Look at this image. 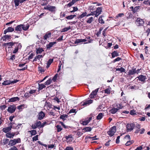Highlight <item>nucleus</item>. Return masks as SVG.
Masks as SVG:
<instances>
[{
    "instance_id": "nucleus-16",
    "label": "nucleus",
    "mask_w": 150,
    "mask_h": 150,
    "mask_svg": "<svg viewBox=\"0 0 150 150\" xmlns=\"http://www.w3.org/2000/svg\"><path fill=\"white\" fill-rule=\"evenodd\" d=\"M21 25L22 27V29H23V30L24 31H26L27 30L30 26L29 25L28 23L26 25L24 24Z\"/></svg>"
},
{
    "instance_id": "nucleus-30",
    "label": "nucleus",
    "mask_w": 150,
    "mask_h": 150,
    "mask_svg": "<svg viewBox=\"0 0 150 150\" xmlns=\"http://www.w3.org/2000/svg\"><path fill=\"white\" fill-rule=\"evenodd\" d=\"M51 35V33L50 32L46 33L44 36L43 39L45 40H47V38H49L50 37Z\"/></svg>"
},
{
    "instance_id": "nucleus-55",
    "label": "nucleus",
    "mask_w": 150,
    "mask_h": 150,
    "mask_svg": "<svg viewBox=\"0 0 150 150\" xmlns=\"http://www.w3.org/2000/svg\"><path fill=\"white\" fill-rule=\"evenodd\" d=\"M103 29V28L102 27H101L100 28V29H99V30L98 32L96 34L97 35L98 37L100 35L101 33V31Z\"/></svg>"
},
{
    "instance_id": "nucleus-46",
    "label": "nucleus",
    "mask_w": 150,
    "mask_h": 150,
    "mask_svg": "<svg viewBox=\"0 0 150 150\" xmlns=\"http://www.w3.org/2000/svg\"><path fill=\"white\" fill-rule=\"evenodd\" d=\"M59 123L61 125L62 127L65 129H68L69 126H68L65 125L64 123L62 122H59Z\"/></svg>"
},
{
    "instance_id": "nucleus-36",
    "label": "nucleus",
    "mask_w": 150,
    "mask_h": 150,
    "mask_svg": "<svg viewBox=\"0 0 150 150\" xmlns=\"http://www.w3.org/2000/svg\"><path fill=\"white\" fill-rule=\"evenodd\" d=\"M76 16V15H71L67 16L66 18L68 20H71L72 19Z\"/></svg>"
},
{
    "instance_id": "nucleus-39",
    "label": "nucleus",
    "mask_w": 150,
    "mask_h": 150,
    "mask_svg": "<svg viewBox=\"0 0 150 150\" xmlns=\"http://www.w3.org/2000/svg\"><path fill=\"white\" fill-rule=\"evenodd\" d=\"M9 142V140L8 139H4L3 140V144L4 145L8 144Z\"/></svg>"
},
{
    "instance_id": "nucleus-27",
    "label": "nucleus",
    "mask_w": 150,
    "mask_h": 150,
    "mask_svg": "<svg viewBox=\"0 0 150 150\" xmlns=\"http://www.w3.org/2000/svg\"><path fill=\"white\" fill-rule=\"evenodd\" d=\"M112 57V58H114L115 57L118 56L119 55L118 53L116 51H114L111 54Z\"/></svg>"
},
{
    "instance_id": "nucleus-62",
    "label": "nucleus",
    "mask_w": 150,
    "mask_h": 150,
    "mask_svg": "<svg viewBox=\"0 0 150 150\" xmlns=\"http://www.w3.org/2000/svg\"><path fill=\"white\" fill-rule=\"evenodd\" d=\"M64 150H73V149L71 147L67 146Z\"/></svg>"
},
{
    "instance_id": "nucleus-17",
    "label": "nucleus",
    "mask_w": 150,
    "mask_h": 150,
    "mask_svg": "<svg viewBox=\"0 0 150 150\" xmlns=\"http://www.w3.org/2000/svg\"><path fill=\"white\" fill-rule=\"evenodd\" d=\"M139 81L144 82L145 81V79H146V76L142 75H140L137 77Z\"/></svg>"
},
{
    "instance_id": "nucleus-10",
    "label": "nucleus",
    "mask_w": 150,
    "mask_h": 150,
    "mask_svg": "<svg viewBox=\"0 0 150 150\" xmlns=\"http://www.w3.org/2000/svg\"><path fill=\"white\" fill-rule=\"evenodd\" d=\"M12 128V127L11 126H10L3 128L2 130L4 132L7 133L9 132L11 130Z\"/></svg>"
},
{
    "instance_id": "nucleus-42",
    "label": "nucleus",
    "mask_w": 150,
    "mask_h": 150,
    "mask_svg": "<svg viewBox=\"0 0 150 150\" xmlns=\"http://www.w3.org/2000/svg\"><path fill=\"white\" fill-rule=\"evenodd\" d=\"M139 6H136L134 8V9H132V10L133 11L134 13L137 12L138 11Z\"/></svg>"
},
{
    "instance_id": "nucleus-32",
    "label": "nucleus",
    "mask_w": 150,
    "mask_h": 150,
    "mask_svg": "<svg viewBox=\"0 0 150 150\" xmlns=\"http://www.w3.org/2000/svg\"><path fill=\"white\" fill-rule=\"evenodd\" d=\"M87 13L86 12H85L81 14V15L78 16V19H81L82 18L84 17L85 16H87Z\"/></svg>"
},
{
    "instance_id": "nucleus-48",
    "label": "nucleus",
    "mask_w": 150,
    "mask_h": 150,
    "mask_svg": "<svg viewBox=\"0 0 150 150\" xmlns=\"http://www.w3.org/2000/svg\"><path fill=\"white\" fill-rule=\"evenodd\" d=\"M36 123L39 128H41V122L40 121H37Z\"/></svg>"
},
{
    "instance_id": "nucleus-5",
    "label": "nucleus",
    "mask_w": 150,
    "mask_h": 150,
    "mask_svg": "<svg viewBox=\"0 0 150 150\" xmlns=\"http://www.w3.org/2000/svg\"><path fill=\"white\" fill-rule=\"evenodd\" d=\"M116 127L114 126L111 128L110 130L107 133L110 136H112L116 132Z\"/></svg>"
},
{
    "instance_id": "nucleus-64",
    "label": "nucleus",
    "mask_w": 150,
    "mask_h": 150,
    "mask_svg": "<svg viewBox=\"0 0 150 150\" xmlns=\"http://www.w3.org/2000/svg\"><path fill=\"white\" fill-rule=\"evenodd\" d=\"M9 150H18L16 147L15 146L11 147Z\"/></svg>"
},
{
    "instance_id": "nucleus-11",
    "label": "nucleus",
    "mask_w": 150,
    "mask_h": 150,
    "mask_svg": "<svg viewBox=\"0 0 150 150\" xmlns=\"http://www.w3.org/2000/svg\"><path fill=\"white\" fill-rule=\"evenodd\" d=\"M20 99V98L18 97H13L9 99L8 102L9 103L15 102L17 101H18Z\"/></svg>"
},
{
    "instance_id": "nucleus-23",
    "label": "nucleus",
    "mask_w": 150,
    "mask_h": 150,
    "mask_svg": "<svg viewBox=\"0 0 150 150\" xmlns=\"http://www.w3.org/2000/svg\"><path fill=\"white\" fill-rule=\"evenodd\" d=\"M71 27L70 26H69L68 27H65L64 28L62 29L61 30V32L63 33V32H67L69 30L71 29Z\"/></svg>"
},
{
    "instance_id": "nucleus-51",
    "label": "nucleus",
    "mask_w": 150,
    "mask_h": 150,
    "mask_svg": "<svg viewBox=\"0 0 150 150\" xmlns=\"http://www.w3.org/2000/svg\"><path fill=\"white\" fill-rule=\"evenodd\" d=\"M6 107V106L5 105H1L0 106V109H1V110L3 111V110H4Z\"/></svg>"
},
{
    "instance_id": "nucleus-61",
    "label": "nucleus",
    "mask_w": 150,
    "mask_h": 150,
    "mask_svg": "<svg viewBox=\"0 0 150 150\" xmlns=\"http://www.w3.org/2000/svg\"><path fill=\"white\" fill-rule=\"evenodd\" d=\"M98 21L99 23H103V20L102 16H100L98 18Z\"/></svg>"
},
{
    "instance_id": "nucleus-12",
    "label": "nucleus",
    "mask_w": 150,
    "mask_h": 150,
    "mask_svg": "<svg viewBox=\"0 0 150 150\" xmlns=\"http://www.w3.org/2000/svg\"><path fill=\"white\" fill-rule=\"evenodd\" d=\"M45 115V113L42 111H41L38 114V119L39 120H41L43 119Z\"/></svg>"
},
{
    "instance_id": "nucleus-24",
    "label": "nucleus",
    "mask_w": 150,
    "mask_h": 150,
    "mask_svg": "<svg viewBox=\"0 0 150 150\" xmlns=\"http://www.w3.org/2000/svg\"><path fill=\"white\" fill-rule=\"evenodd\" d=\"M68 116L66 114H63L61 115L59 117L61 119H62L63 121L66 120V118H67Z\"/></svg>"
},
{
    "instance_id": "nucleus-4",
    "label": "nucleus",
    "mask_w": 150,
    "mask_h": 150,
    "mask_svg": "<svg viewBox=\"0 0 150 150\" xmlns=\"http://www.w3.org/2000/svg\"><path fill=\"white\" fill-rule=\"evenodd\" d=\"M144 23V20L140 18H137L135 22L136 24L138 26H143Z\"/></svg>"
},
{
    "instance_id": "nucleus-34",
    "label": "nucleus",
    "mask_w": 150,
    "mask_h": 150,
    "mask_svg": "<svg viewBox=\"0 0 150 150\" xmlns=\"http://www.w3.org/2000/svg\"><path fill=\"white\" fill-rule=\"evenodd\" d=\"M29 132H30L31 134V136L35 135L37 133V131L35 130H33L31 131H29Z\"/></svg>"
},
{
    "instance_id": "nucleus-18",
    "label": "nucleus",
    "mask_w": 150,
    "mask_h": 150,
    "mask_svg": "<svg viewBox=\"0 0 150 150\" xmlns=\"http://www.w3.org/2000/svg\"><path fill=\"white\" fill-rule=\"evenodd\" d=\"M2 38L3 40L6 41L7 40H8L11 39V36L10 35H5L3 36Z\"/></svg>"
},
{
    "instance_id": "nucleus-33",
    "label": "nucleus",
    "mask_w": 150,
    "mask_h": 150,
    "mask_svg": "<svg viewBox=\"0 0 150 150\" xmlns=\"http://www.w3.org/2000/svg\"><path fill=\"white\" fill-rule=\"evenodd\" d=\"M116 71H120L121 72H125L126 70L122 67L116 69Z\"/></svg>"
},
{
    "instance_id": "nucleus-35",
    "label": "nucleus",
    "mask_w": 150,
    "mask_h": 150,
    "mask_svg": "<svg viewBox=\"0 0 150 150\" xmlns=\"http://www.w3.org/2000/svg\"><path fill=\"white\" fill-rule=\"evenodd\" d=\"M118 110L119 109L117 108H113L111 110L110 112L112 114H115L116 113Z\"/></svg>"
},
{
    "instance_id": "nucleus-47",
    "label": "nucleus",
    "mask_w": 150,
    "mask_h": 150,
    "mask_svg": "<svg viewBox=\"0 0 150 150\" xmlns=\"http://www.w3.org/2000/svg\"><path fill=\"white\" fill-rule=\"evenodd\" d=\"M31 127L33 129H36L37 127H38L36 122L34 124H32L31 126Z\"/></svg>"
},
{
    "instance_id": "nucleus-63",
    "label": "nucleus",
    "mask_w": 150,
    "mask_h": 150,
    "mask_svg": "<svg viewBox=\"0 0 150 150\" xmlns=\"http://www.w3.org/2000/svg\"><path fill=\"white\" fill-rule=\"evenodd\" d=\"M143 145H142V146L137 147V148L134 150H141L143 148Z\"/></svg>"
},
{
    "instance_id": "nucleus-28",
    "label": "nucleus",
    "mask_w": 150,
    "mask_h": 150,
    "mask_svg": "<svg viewBox=\"0 0 150 150\" xmlns=\"http://www.w3.org/2000/svg\"><path fill=\"white\" fill-rule=\"evenodd\" d=\"M15 30L16 31L21 32L22 30V27L21 25H17L15 28Z\"/></svg>"
},
{
    "instance_id": "nucleus-7",
    "label": "nucleus",
    "mask_w": 150,
    "mask_h": 150,
    "mask_svg": "<svg viewBox=\"0 0 150 150\" xmlns=\"http://www.w3.org/2000/svg\"><path fill=\"white\" fill-rule=\"evenodd\" d=\"M16 43V42H10L8 43H4L3 45L6 47H7L8 48H11L13 45L15 44Z\"/></svg>"
},
{
    "instance_id": "nucleus-6",
    "label": "nucleus",
    "mask_w": 150,
    "mask_h": 150,
    "mask_svg": "<svg viewBox=\"0 0 150 150\" xmlns=\"http://www.w3.org/2000/svg\"><path fill=\"white\" fill-rule=\"evenodd\" d=\"M16 45L15 46V48L13 52V53L14 54L17 53L18 52V50L21 49L22 47L21 43H18V42H16Z\"/></svg>"
},
{
    "instance_id": "nucleus-54",
    "label": "nucleus",
    "mask_w": 150,
    "mask_h": 150,
    "mask_svg": "<svg viewBox=\"0 0 150 150\" xmlns=\"http://www.w3.org/2000/svg\"><path fill=\"white\" fill-rule=\"evenodd\" d=\"M128 16L127 17V19L128 20L129 19L132 18V15L131 13H128Z\"/></svg>"
},
{
    "instance_id": "nucleus-19",
    "label": "nucleus",
    "mask_w": 150,
    "mask_h": 150,
    "mask_svg": "<svg viewBox=\"0 0 150 150\" xmlns=\"http://www.w3.org/2000/svg\"><path fill=\"white\" fill-rule=\"evenodd\" d=\"M111 88L109 86L108 88H106L105 90H104V92L105 93L108 94H109L111 92Z\"/></svg>"
},
{
    "instance_id": "nucleus-14",
    "label": "nucleus",
    "mask_w": 150,
    "mask_h": 150,
    "mask_svg": "<svg viewBox=\"0 0 150 150\" xmlns=\"http://www.w3.org/2000/svg\"><path fill=\"white\" fill-rule=\"evenodd\" d=\"M15 134L14 132H8L6 134V137L7 138H13V137L15 136Z\"/></svg>"
},
{
    "instance_id": "nucleus-3",
    "label": "nucleus",
    "mask_w": 150,
    "mask_h": 150,
    "mask_svg": "<svg viewBox=\"0 0 150 150\" xmlns=\"http://www.w3.org/2000/svg\"><path fill=\"white\" fill-rule=\"evenodd\" d=\"M16 109V105L14 104L10 105L7 110L8 112L10 113L14 112Z\"/></svg>"
},
{
    "instance_id": "nucleus-13",
    "label": "nucleus",
    "mask_w": 150,
    "mask_h": 150,
    "mask_svg": "<svg viewBox=\"0 0 150 150\" xmlns=\"http://www.w3.org/2000/svg\"><path fill=\"white\" fill-rule=\"evenodd\" d=\"M102 9V8L98 7L97 8L96 11H94L95 12V17H97L100 13Z\"/></svg>"
},
{
    "instance_id": "nucleus-40",
    "label": "nucleus",
    "mask_w": 150,
    "mask_h": 150,
    "mask_svg": "<svg viewBox=\"0 0 150 150\" xmlns=\"http://www.w3.org/2000/svg\"><path fill=\"white\" fill-rule=\"evenodd\" d=\"M103 115L102 113H100L98 114V115L97 116L96 118L97 120H100L103 117Z\"/></svg>"
},
{
    "instance_id": "nucleus-52",
    "label": "nucleus",
    "mask_w": 150,
    "mask_h": 150,
    "mask_svg": "<svg viewBox=\"0 0 150 150\" xmlns=\"http://www.w3.org/2000/svg\"><path fill=\"white\" fill-rule=\"evenodd\" d=\"M38 135H37L33 138V141H36L38 140Z\"/></svg>"
},
{
    "instance_id": "nucleus-58",
    "label": "nucleus",
    "mask_w": 150,
    "mask_h": 150,
    "mask_svg": "<svg viewBox=\"0 0 150 150\" xmlns=\"http://www.w3.org/2000/svg\"><path fill=\"white\" fill-rule=\"evenodd\" d=\"M95 12L93 11V12H91V13H90L88 14L86 16H93L94 15H95Z\"/></svg>"
},
{
    "instance_id": "nucleus-38",
    "label": "nucleus",
    "mask_w": 150,
    "mask_h": 150,
    "mask_svg": "<svg viewBox=\"0 0 150 150\" xmlns=\"http://www.w3.org/2000/svg\"><path fill=\"white\" fill-rule=\"evenodd\" d=\"M56 127L57 129V132H60L62 130V128L61 126L59 125H57L56 126Z\"/></svg>"
},
{
    "instance_id": "nucleus-41",
    "label": "nucleus",
    "mask_w": 150,
    "mask_h": 150,
    "mask_svg": "<svg viewBox=\"0 0 150 150\" xmlns=\"http://www.w3.org/2000/svg\"><path fill=\"white\" fill-rule=\"evenodd\" d=\"M52 82V80L51 78H49L48 80H47L45 83V85H49L51 84Z\"/></svg>"
},
{
    "instance_id": "nucleus-15",
    "label": "nucleus",
    "mask_w": 150,
    "mask_h": 150,
    "mask_svg": "<svg viewBox=\"0 0 150 150\" xmlns=\"http://www.w3.org/2000/svg\"><path fill=\"white\" fill-rule=\"evenodd\" d=\"M14 31V29L11 27H8V28L5 30L4 31V33L6 34L7 32H12Z\"/></svg>"
},
{
    "instance_id": "nucleus-9",
    "label": "nucleus",
    "mask_w": 150,
    "mask_h": 150,
    "mask_svg": "<svg viewBox=\"0 0 150 150\" xmlns=\"http://www.w3.org/2000/svg\"><path fill=\"white\" fill-rule=\"evenodd\" d=\"M99 88H97L94 91H93L90 94L89 97L91 98H93L96 96L97 92H98Z\"/></svg>"
},
{
    "instance_id": "nucleus-2",
    "label": "nucleus",
    "mask_w": 150,
    "mask_h": 150,
    "mask_svg": "<svg viewBox=\"0 0 150 150\" xmlns=\"http://www.w3.org/2000/svg\"><path fill=\"white\" fill-rule=\"evenodd\" d=\"M55 9L56 7L55 6L49 5H47L46 6H44L43 8V9L48 10L49 11L52 13H54L55 11Z\"/></svg>"
},
{
    "instance_id": "nucleus-29",
    "label": "nucleus",
    "mask_w": 150,
    "mask_h": 150,
    "mask_svg": "<svg viewBox=\"0 0 150 150\" xmlns=\"http://www.w3.org/2000/svg\"><path fill=\"white\" fill-rule=\"evenodd\" d=\"M53 61V59H50L48 61L47 63V66L46 67V68H48L50 67V65L52 63Z\"/></svg>"
},
{
    "instance_id": "nucleus-31",
    "label": "nucleus",
    "mask_w": 150,
    "mask_h": 150,
    "mask_svg": "<svg viewBox=\"0 0 150 150\" xmlns=\"http://www.w3.org/2000/svg\"><path fill=\"white\" fill-rule=\"evenodd\" d=\"M44 51V50L42 48H38V49H37L36 53L37 54H41Z\"/></svg>"
},
{
    "instance_id": "nucleus-53",
    "label": "nucleus",
    "mask_w": 150,
    "mask_h": 150,
    "mask_svg": "<svg viewBox=\"0 0 150 150\" xmlns=\"http://www.w3.org/2000/svg\"><path fill=\"white\" fill-rule=\"evenodd\" d=\"M121 59H122L121 58L118 57L117 58L114 59L113 61V63H115L116 62L119 61Z\"/></svg>"
},
{
    "instance_id": "nucleus-56",
    "label": "nucleus",
    "mask_w": 150,
    "mask_h": 150,
    "mask_svg": "<svg viewBox=\"0 0 150 150\" xmlns=\"http://www.w3.org/2000/svg\"><path fill=\"white\" fill-rule=\"evenodd\" d=\"M76 109H72L70 110L68 114L71 113H76Z\"/></svg>"
},
{
    "instance_id": "nucleus-50",
    "label": "nucleus",
    "mask_w": 150,
    "mask_h": 150,
    "mask_svg": "<svg viewBox=\"0 0 150 150\" xmlns=\"http://www.w3.org/2000/svg\"><path fill=\"white\" fill-rule=\"evenodd\" d=\"M58 77V74H56L52 78V80L54 82H55L56 81V80L57 79Z\"/></svg>"
},
{
    "instance_id": "nucleus-60",
    "label": "nucleus",
    "mask_w": 150,
    "mask_h": 150,
    "mask_svg": "<svg viewBox=\"0 0 150 150\" xmlns=\"http://www.w3.org/2000/svg\"><path fill=\"white\" fill-rule=\"evenodd\" d=\"M124 14L123 13H119L117 15L115 16V18L116 19L118 17H121Z\"/></svg>"
},
{
    "instance_id": "nucleus-37",
    "label": "nucleus",
    "mask_w": 150,
    "mask_h": 150,
    "mask_svg": "<svg viewBox=\"0 0 150 150\" xmlns=\"http://www.w3.org/2000/svg\"><path fill=\"white\" fill-rule=\"evenodd\" d=\"M92 129V128L91 127H86L84 128L83 130H84L85 132H90Z\"/></svg>"
},
{
    "instance_id": "nucleus-20",
    "label": "nucleus",
    "mask_w": 150,
    "mask_h": 150,
    "mask_svg": "<svg viewBox=\"0 0 150 150\" xmlns=\"http://www.w3.org/2000/svg\"><path fill=\"white\" fill-rule=\"evenodd\" d=\"M45 54H44L43 55H42L41 54H39L37 56H36L35 58L33 59V62H35L37 61V59H38V60H40V58H42L44 56V55Z\"/></svg>"
},
{
    "instance_id": "nucleus-8",
    "label": "nucleus",
    "mask_w": 150,
    "mask_h": 150,
    "mask_svg": "<svg viewBox=\"0 0 150 150\" xmlns=\"http://www.w3.org/2000/svg\"><path fill=\"white\" fill-rule=\"evenodd\" d=\"M135 124L134 123L128 124L127 125V128L128 131H130L132 130L135 127Z\"/></svg>"
},
{
    "instance_id": "nucleus-44",
    "label": "nucleus",
    "mask_w": 150,
    "mask_h": 150,
    "mask_svg": "<svg viewBox=\"0 0 150 150\" xmlns=\"http://www.w3.org/2000/svg\"><path fill=\"white\" fill-rule=\"evenodd\" d=\"M133 143L134 141L133 140L129 141L127 142V143L125 144V145L126 146H128L133 144Z\"/></svg>"
},
{
    "instance_id": "nucleus-22",
    "label": "nucleus",
    "mask_w": 150,
    "mask_h": 150,
    "mask_svg": "<svg viewBox=\"0 0 150 150\" xmlns=\"http://www.w3.org/2000/svg\"><path fill=\"white\" fill-rule=\"evenodd\" d=\"M11 84L10 80H6L4 81L2 84L3 86H6L9 85Z\"/></svg>"
},
{
    "instance_id": "nucleus-25",
    "label": "nucleus",
    "mask_w": 150,
    "mask_h": 150,
    "mask_svg": "<svg viewBox=\"0 0 150 150\" xmlns=\"http://www.w3.org/2000/svg\"><path fill=\"white\" fill-rule=\"evenodd\" d=\"M56 43V42H50L46 46L47 49H49L53 45Z\"/></svg>"
},
{
    "instance_id": "nucleus-45",
    "label": "nucleus",
    "mask_w": 150,
    "mask_h": 150,
    "mask_svg": "<svg viewBox=\"0 0 150 150\" xmlns=\"http://www.w3.org/2000/svg\"><path fill=\"white\" fill-rule=\"evenodd\" d=\"M20 2V0H14V2L16 6H18Z\"/></svg>"
},
{
    "instance_id": "nucleus-21",
    "label": "nucleus",
    "mask_w": 150,
    "mask_h": 150,
    "mask_svg": "<svg viewBox=\"0 0 150 150\" xmlns=\"http://www.w3.org/2000/svg\"><path fill=\"white\" fill-rule=\"evenodd\" d=\"M45 85V84L43 83L38 84L39 88H38L39 92L40 90H41L43 89V88H45L46 87Z\"/></svg>"
},
{
    "instance_id": "nucleus-43",
    "label": "nucleus",
    "mask_w": 150,
    "mask_h": 150,
    "mask_svg": "<svg viewBox=\"0 0 150 150\" xmlns=\"http://www.w3.org/2000/svg\"><path fill=\"white\" fill-rule=\"evenodd\" d=\"M93 20V17H91L88 18L87 21V23H91L92 22Z\"/></svg>"
},
{
    "instance_id": "nucleus-57",
    "label": "nucleus",
    "mask_w": 150,
    "mask_h": 150,
    "mask_svg": "<svg viewBox=\"0 0 150 150\" xmlns=\"http://www.w3.org/2000/svg\"><path fill=\"white\" fill-rule=\"evenodd\" d=\"M28 66L26 65L25 67L21 69H18V70L19 71H23L27 69Z\"/></svg>"
},
{
    "instance_id": "nucleus-1",
    "label": "nucleus",
    "mask_w": 150,
    "mask_h": 150,
    "mask_svg": "<svg viewBox=\"0 0 150 150\" xmlns=\"http://www.w3.org/2000/svg\"><path fill=\"white\" fill-rule=\"evenodd\" d=\"M21 142V139L18 138L14 139H11L9 142L8 144L10 146H12L15 145L16 144Z\"/></svg>"
},
{
    "instance_id": "nucleus-26",
    "label": "nucleus",
    "mask_w": 150,
    "mask_h": 150,
    "mask_svg": "<svg viewBox=\"0 0 150 150\" xmlns=\"http://www.w3.org/2000/svg\"><path fill=\"white\" fill-rule=\"evenodd\" d=\"M93 100L90 99L86 101V102H83V104H82L83 106H84L88 104H91L92 103Z\"/></svg>"
},
{
    "instance_id": "nucleus-49",
    "label": "nucleus",
    "mask_w": 150,
    "mask_h": 150,
    "mask_svg": "<svg viewBox=\"0 0 150 150\" xmlns=\"http://www.w3.org/2000/svg\"><path fill=\"white\" fill-rule=\"evenodd\" d=\"M22 125L21 124L19 123L18 124V125L16 127H13V128L14 129H19L20 127H21V125Z\"/></svg>"
},
{
    "instance_id": "nucleus-59",
    "label": "nucleus",
    "mask_w": 150,
    "mask_h": 150,
    "mask_svg": "<svg viewBox=\"0 0 150 150\" xmlns=\"http://www.w3.org/2000/svg\"><path fill=\"white\" fill-rule=\"evenodd\" d=\"M81 42V39H76V41L74 42V43L75 44L79 43Z\"/></svg>"
}]
</instances>
